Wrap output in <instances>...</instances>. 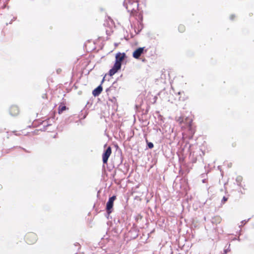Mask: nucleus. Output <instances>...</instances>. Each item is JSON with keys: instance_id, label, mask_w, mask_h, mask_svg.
Here are the masks:
<instances>
[{"instance_id": "nucleus-1", "label": "nucleus", "mask_w": 254, "mask_h": 254, "mask_svg": "<svg viewBox=\"0 0 254 254\" xmlns=\"http://www.w3.org/2000/svg\"><path fill=\"white\" fill-rule=\"evenodd\" d=\"M124 4L131 16L138 20H142V11L139 8L137 0H125Z\"/></svg>"}, {"instance_id": "nucleus-2", "label": "nucleus", "mask_w": 254, "mask_h": 254, "mask_svg": "<svg viewBox=\"0 0 254 254\" xmlns=\"http://www.w3.org/2000/svg\"><path fill=\"white\" fill-rule=\"evenodd\" d=\"M176 121L181 127L182 129H188L189 133L186 137L191 139L195 131L192 126V119L189 117L184 118V117H179L176 119Z\"/></svg>"}, {"instance_id": "nucleus-3", "label": "nucleus", "mask_w": 254, "mask_h": 254, "mask_svg": "<svg viewBox=\"0 0 254 254\" xmlns=\"http://www.w3.org/2000/svg\"><path fill=\"white\" fill-rule=\"evenodd\" d=\"M37 240L36 234L33 232H29L26 234L25 236V242L29 245L34 244Z\"/></svg>"}, {"instance_id": "nucleus-4", "label": "nucleus", "mask_w": 254, "mask_h": 254, "mask_svg": "<svg viewBox=\"0 0 254 254\" xmlns=\"http://www.w3.org/2000/svg\"><path fill=\"white\" fill-rule=\"evenodd\" d=\"M116 199V196L115 195H113L109 198L106 204V210L108 214H110L112 212V209L114 205V201Z\"/></svg>"}, {"instance_id": "nucleus-5", "label": "nucleus", "mask_w": 254, "mask_h": 254, "mask_svg": "<svg viewBox=\"0 0 254 254\" xmlns=\"http://www.w3.org/2000/svg\"><path fill=\"white\" fill-rule=\"evenodd\" d=\"M112 153V149L109 146L102 155L103 162L104 164H107L108 160Z\"/></svg>"}, {"instance_id": "nucleus-6", "label": "nucleus", "mask_w": 254, "mask_h": 254, "mask_svg": "<svg viewBox=\"0 0 254 254\" xmlns=\"http://www.w3.org/2000/svg\"><path fill=\"white\" fill-rule=\"evenodd\" d=\"M9 113L12 116H16L19 114V108L15 105L11 106L9 108Z\"/></svg>"}, {"instance_id": "nucleus-7", "label": "nucleus", "mask_w": 254, "mask_h": 254, "mask_svg": "<svg viewBox=\"0 0 254 254\" xmlns=\"http://www.w3.org/2000/svg\"><path fill=\"white\" fill-rule=\"evenodd\" d=\"M126 57V54L121 53H118L116 56V63L115 64H121L123 62L124 60Z\"/></svg>"}, {"instance_id": "nucleus-8", "label": "nucleus", "mask_w": 254, "mask_h": 254, "mask_svg": "<svg viewBox=\"0 0 254 254\" xmlns=\"http://www.w3.org/2000/svg\"><path fill=\"white\" fill-rule=\"evenodd\" d=\"M121 68V64H114V66L109 70V74L113 76Z\"/></svg>"}, {"instance_id": "nucleus-9", "label": "nucleus", "mask_w": 254, "mask_h": 254, "mask_svg": "<svg viewBox=\"0 0 254 254\" xmlns=\"http://www.w3.org/2000/svg\"><path fill=\"white\" fill-rule=\"evenodd\" d=\"M143 52V48H139L135 50L133 53V57L134 58H138Z\"/></svg>"}, {"instance_id": "nucleus-10", "label": "nucleus", "mask_w": 254, "mask_h": 254, "mask_svg": "<svg viewBox=\"0 0 254 254\" xmlns=\"http://www.w3.org/2000/svg\"><path fill=\"white\" fill-rule=\"evenodd\" d=\"M103 88L101 85L98 86L92 91V94L94 96H98L102 91Z\"/></svg>"}, {"instance_id": "nucleus-11", "label": "nucleus", "mask_w": 254, "mask_h": 254, "mask_svg": "<svg viewBox=\"0 0 254 254\" xmlns=\"http://www.w3.org/2000/svg\"><path fill=\"white\" fill-rule=\"evenodd\" d=\"M222 218L219 216H215L212 219V222L213 223L217 224L221 223Z\"/></svg>"}, {"instance_id": "nucleus-12", "label": "nucleus", "mask_w": 254, "mask_h": 254, "mask_svg": "<svg viewBox=\"0 0 254 254\" xmlns=\"http://www.w3.org/2000/svg\"><path fill=\"white\" fill-rule=\"evenodd\" d=\"M178 30L181 33H183L186 30V27L183 24H180L178 26Z\"/></svg>"}, {"instance_id": "nucleus-13", "label": "nucleus", "mask_w": 254, "mask_h": 254, "mask_svg": "<svg viewBox=\"0 0 254 254\" xmlns=\"http://www.w3.org/2000/svg\"><path fill=\"white\" fill-rule=\"evenodd\" d=\"M66 108L65 106L64 105H60L58 108V112L59 114H61L63 111L66 110Z\"/></svg>"}, {"instance_id": "nucleus-14", "label": "nucleus", "mask_w": 254, "mask_h": 254, "mask_svg": "<svg viewBox=\"0 0 254 254\" xmlns=\"http://www.w3.org/2000/svg\"><path fill=\"white\" fill-rule=\"evenodd\" d=\"M179 94H180V95L183 94L184 95V97H180L179 98V100H180V101H185L188 98V96H186L184 92H182V93L179 92Z\"/></svg>"}, {"instance_id": "nucleus-15", "label": "nucleus", "mask_w": 254, "mask_h": 254, "mask_svg": "<svg viewBox=\"0 0 254 254\" xmlns=\"http://www.w3.org/2000/svg\"><path fill=\"white\" fill-rule=\"evenodd\" d=\"M148 146L149 148H152L154 146L152 142H148L147 143Z\"/></svg>"}, {"instance_id": "nucleus-16", "label": "nucleus", "mask_w": 254, "mask_h": 254, "mask_svg": "<svg viewBox=\"0 0 254 254\" xmlns=\"http://www.w3.org/2000/svg\"><path fill=\"white\" fill-rule=\"evenodd\" d=\"M228 200V198L225 197V196H224L223 197V199H222V203H224L226 201H227Z\"/></svg>"}, {"instance_id": "nucleus-17", "label": "nucleus", "mask_w": 254, "mask_h": 254, "mask_svg": "<svg viewBox=\"0 0 254 254\" xmlns=\"http://www.w3.org/2000/svg\"><path fill=\"white\" fill-rule=\"evenodd\" d=\"M239 185L243 187V186L242 185V184L241 183Z\"/></svg>"}, {"instance_id": "nucleus-18", "label": "nucleus", "mask_w": 254, "mask_h": 254, "mask_svg": "<svg viewBox=\"0 0 254 254\" xmlns=\"http://www.w3.org/2000/svg\"><path fill=\"white\" fill-rule=\"evenodd\" d=\"M183 136H185L184 133H183Z\"/></svg>"}]
</instances>
